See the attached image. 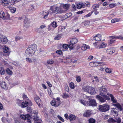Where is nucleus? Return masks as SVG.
<instances>
[{"label":"nucleus","mask_w":123,"mask_h":123,"mask_svg":"<svg viewBox=\"0 0 123 123\" xmlns=\"http://www.w3.org/2000/svg\"><path fill=\"white\" fill-rule=\"evenodd\" d=\"M116 39H120L123 40V37L121 35H119L118 36L115 37Z\"/></svg>","instance_id":"56"},{"label":"nucleus","mask_w":123,"mask_h":123,"mask_svg":"<svg viewBox=\"0 0 123 123\" xmlns=\"http://www.w3.org/2000/svg\"><path fill=\"white\" fill-rule=\"evenodd\" d=\"M109 38L111 39L108 41V43L109 44L111 45L114 43L116 42V38L115 37L113 36H110Z\"/></svg>","instance_id":"13"},{"label":"nucleus","mask_w":123,"mask_h":123,"mask_svg":"<svg viewBox=\"0 0 123 123\" xmlns=\"http://www.w3.org/2000/svg\"><path fill=\"white\" fill-rule=\"evenodd\" d=\"M78 101L80 102L81 104H83L85 106H87L88 102L86 101V100L84 99H80L78 100Z\"/></svg>","instance_id":"17"},{"label":"nucleus","mask_w":123,"mask_h":123,"mask_svg":"<svg viewBox=\"0 0 123 123\" xmlns=\"http://www.w3.org/2000/svg\"><path fill=\"white\" fill-rule=\"evenodd\" d=\"M111 112L112 114L114 115H117L118 114L117 110L115 108H113L111 109Z\"/></svg>","instance_id":"28"},{"label":"nucleus","mask_w":123,"mask_h":123,"mask_svg":"<svg viewBox=\"0 0 123 123\" xmlns=\"http://www.w3.org/2000/svg\"><path fill=\"white\" fill-rule=\"evenodd\" d=\"M61 29L60 31H61L62 32L64 31L65 29V28L63 27H61L59 28V29Z\"/></svg>","instance_id":"64"},{"label":"nucleus","mask_w":123,"mask_h":123,"mask_svg":"<svg viewBox=\"0 0 123 123\" xmlns=\"http://www.w3.org/2000/svg\"><path fill=\"white\" fill-rule=\"evenodd\" d=\"M20 117L24 120H26L27 121V123H31V122L29 119L31 118L30 116L28 114L24 115H21L20 116Z\"/></svg>","instance_id":"9"},{"label":"nucleus","mask_w":123,"mask_h":123,"mask_svg":"<svg viewBox=\"0 0 123 123\" xmlns=\"http://www.w3.org/2000/svg\"><path fill=\"white\" fill-rule=\"evenodd\" d=\"M21 0H11L12 4L13 5L15 3L19 2Z\"/></svg>","instance_id":"52"},{"label":"nucleus","mask_w":123,"mask_h":123,"mask_svg":"<svg viewBox=\"0 0 123 123\" xmlns=\"http://www.w3.org/2000/svg\"><path fill=\"white\" fill-rule=\"evenodd\" d=\"M107 92L106 89L103 86H102L100 88L99 94L103 96L107 100L110 99L109 96L105 95Z\"/></svg>","instance_id":"4"},{"label":"nucleus","mask_w":123,"mask_h":123,"mask_svg":"<svg viewBox=\"0 0 123 123\" xmlns=\"http://www.w3.org/2000/svg\"><path fill=\"white\" fill-rule=\"evenodd\" d=\"M99 6L98 4H94L92 6V7L94 10H97V9L99 7Z\"/></svg>","instance_id":"40"},{"label":"nucleus","mask_w":123,"mask_h":123,"mask_svg":"<svg viewBox=\"0 0 123 123\" xmlns=\"http://www.w3.org/2000/svg\"><path fill=\"white\" fill-rule=\"evenodd\" d=\"M89 123H95V121L92 118H91L89 120Z\"/></svg>","instance_id":"49"},{"label":"nucleus","mask_w":123,"mask_h":123,"mask_svg":"<svg viewBox=\"0 0 123 123\" xmlns=\"http://www.w3.org/2000/svg\"><path fill=\"white\" fill-rule=\"evenodd\" d=\"M68 59V57H64L63 56L62 57H60V60H61V62H62L63 63H67V61L64 62V61L63 60H65V59Z\"/></svg>","instance_id":"34"},{"label":"nucleus","mask_w":123,"mask_h":123,"mask_svg":"<svg viewBox=\"0 0 123 123\" xmlns=\"http://www.w3.org/2000/svg\"><path fill=\"white\" fill-rule=\"evenodd\" d=\"M72 15V14L71 12L68 13L65 15V16H67V17H69L71 16Z\"/></svg>","instance_id":"62"},{"label":"nucleus","mask_w":123,"mask_h":123,"mask_svg":"<svg viewBox=\"0 0 123 123\" xmlns=\"http://www.w3.org/2000/svg\"><path fill=\"white\" fill-rule=\"evenodd\" d=\"M112 69L111 68H107L105 70V72L109 74H110L112 72Z\"/></svg>","instance_id":"39"},{"label":"nucleus","mask_w":123,"mask_h":123,"mask_svg":"<svg viewBox=\"0 0 123 123\" xmlns=\"http://www.w3.org/2000/svg\"><path fill=\"white\" fill-rule=\"evenodd\" d=\"M61 6L62 7V8H63L65 11H67L68 10L69 6V5L68 4H61Z\"/></svg>","instance_id":"27"},{"label":"nucleus","mask_w":123,"mask_h":123,"mask_svg":"<svg viewBox=\"0 0 123 123\" xmlns=\"http://www.w3.org/2000/svg\"><path fill=\"white\" fill-rule=\"evenodd\" d=\"M121 20V19L120 18L118 19L117 18H115L112 19L111 20V22L112 23L116 22H117L120 21Z\"/></svg>","instance_id":"37"},{"label":"nucleus","mask_w":123,"mask_h":123,"mask_svg":"<svg viewBox=\"0 0 123 123\" xmlns=\"http://www.w3.org/2000/svg\"><path fill=\"white\" fill-rule=\"evenodd\" d=\"M116 5V4L112 3L110 4L109 5V6L110 8H113Z\"/></svg>","instance_id":"54"},{"label":"nucleus","mask_w":123,"mask_h":123,"mask_svg":"<svg viewBox=\"0 0 123 123\" xmlns=\"http://www.w3.org/2000/svg\"><path fill=\"white\" fill-rule=\"evenodd\" d=\"M68 48H69L71 49H73L72 48H70L69 47V43L68 45L67 44H63L62 47L61 48V49L62 50L65 51L67 50Z\"/></svg>","instance_id":"20"},{"label":"nucleus","mask_w":123,"mask_h":123,"mask_svg":"<svg viewBox=\"0 0 123 123\" xmlns=\"http://www.w3.org/2000/svg\"><path fill=\"white\" fill-rule=\"evenodd\" d=\"M62 36V35L61 34L55 36V39L56 40H58L61 38Z\"/></svg>","instance_id":"44"},{"label":"nucleus","mask_w":123,"mask_h":123,"mask_svg":"<svg viewBox=\"0 0 123 123\" xmlns=\"http://www.w3.org/2000/svg\"><path fill=\"white\" fill-rule=\"evenodd\" d=\"M64 117L67 120H68L69 118V116L67 114H65L64 115Z\"/></svg>","instance_id":"63"},{"label":"nucleus","mask_w":123,"mask_h":123,"mask_svg":"<svg viewBox=\"0 0 123 123\" xmlns=\"http://www.w3.org/2000/svg\"><path fill=\"white\" fill-rule=\"evenodd\" d=\"M0 85L1 87L5 90L8 89V86L5 82H2L0 83Z\"/></svg>","instance_id":"22"},{"label":"nucleus","mask_w":123,"mask_h":123,"mask_svg":"<svg viewBox=\"0 0 123 123\" xmlns=\"http://www.w3.org/2000/svg\"><path fill=\"white\" fill-rule=\"evenodd\" d=\"M6 73L9 75H11L12 74V71L9 68H7L6 70Z\"/></svg>","instance_id":"41"},{"label":"nucleus","mask_w":123,"mask_h":123,"mask_svg":"<svg viewBox=\"0 0 123 123\" xmlns=\"http://www.w3.org/2000/svg\"><path fill=\"white\" fill-rule=\"evenodd\" d=\"M23 99L25 101H27L29 99L24 94L23 95Z\"/></svg>","instance_id":"53"},{"label":"nucleus","mask_w":123,"mask_h":123,"mask_svg":"<svg viewBox=\"0 0 123 123\" xmlns=\"http://www.w3.org/2000/svg\"><path fill=\"white\" fill-rule=\"evenodd\" d=\"M54 62V61L52 59H49L47 61V63L51 65L53 64Z\"/></svg>","instance_id":"35"},{"label":"nucleus","mask_w":123,"mask_h":123,"mask_svg":"<svg viewBox=\"0 0 123 123\" xmlns=\"http://www.w3.org/2000/svg\"><path fill=\"white\" fill-rule=\"evenodd\" d=\"M93 12L92 11L91 12H89V13L87 14L86 15L84 16L85 17H86V18H87L90 16L93 13Z\"/></svg>","instance_id":"55"},{"label":"nucleus","mask_w":123,"mask_h":123,"mask_svg":"<svg viewBox=\"0 0 123 123\" xmlns=\"http://www.w3.org/2000/svg\"><path fill=\"white\" fill-rule=\"evenodd\" d=\"M8 7L10 10L11 12L12 13H14L16 11V8L14 7H11L9 6H8Z\"/></svg>","instance_id":"33"},{"label":"nucleus","mask_w":123,"mask_h":123,"mask_svg":"<svg viewBox=\"0 0 123 123\" xmlns=\"http://www.w3.org/2000/svg\"><path fill=\"white\" fill-rule=\"evenodd\" d=\"M92 114V111L90 110H86L83 114V116L85 117H88L90 116Z\"/></svg>","instance_id":"15"},{"label":"nucleus","mask_w":123,"mask_h":123,"mask_svg":"<svg viewBox=\"0 0 123 123\" xmlns=\"http://www.w3.org/2000/svg\"><path fill=\"white\" fill-rule=\"evenodd\" d=\"M85 6V4L83 3H79L77 5V7L78 9H80L82 8H84Z\"/></svg>","instance_id":"31"},{"label":"nucleus","mask_w":123,"mask_h":123,"mask_svg":"<svg viewBox=\"0 0 123 123\" xmlns=\"http://www.w3.org/2000/svg\"><path fill=\"white\" fill-rule=\"evenodd\" d=\"M101 34H98L93 38V39L96 41H98L101 40Z\"/></svg>","instance_id":"26"},{"label":"nucleus","mask_w":123,"mask_h":123,"mask_svg":"<svg viewBox=\"0 0 123 123\" xmlns=\"http://www.w3.org/2000/svg\"><path fill=\"white\" fill-rule=\"evenodd\" d=\"M48 93L49 96L51 97H53V94L51 91V89H49L48 90Z\"/></svg>","instance_id":"42"},{"label":"nucleus","mask_w":123,"mask_h":123,"mask_svg":"<svg viewBox=\"0 0 123 123\" xmlns=\"http://www.w3.org/2000/svg\"><path fill=\"white\" fill-rule=\"evenodd\" d=\"M37 47L34 44L30 45L25 51L26 55L30 56L33 55L37 50Z\"/></svg>","instance_id":"1"},{"label":"nucleus","mask_w":123,"mask_h":123,"mask_svg":"<svg viewBox=\"0 0 123 123\" xmlns=\"http://www.w3.org/2000/svg\"><path fill=\"white\" fill-rule=\"evenodd\" d=\"M34 100L38 106H39L41 105L40 103L41 101L39 98L37 96H36L34 98Z\"/></svg>","instance_id":"24"},{"label":"nucleus","mask_w":123,"mask_h":123,"mask_svg":"<svg viewBox=\"0 0 123 123\" xmlns=\"http://www.w3.org/2000/svg\"><path fill=\"white\" fill-rule=\"evenodd\" d=\"M8 41V39L7 37L2 35V37L0 39V43L3 44L6 43Z\"/></svg>","instance_id":"16"},{"label":"nucleus","mask_w":123,"mask_h":123,"mask_svg":"<svg viewBox=\"0 0 123 123\" xmlns=\"http://www.w3.org/2000/svg\"><path fill=\"white\" fill-rule=\"evenodd\" d=\"M112 105L117 108L120 111L122 110V107L121 105L118 103L116 104H113Z\"/></svg>","instance_id":"21"},{"label":"nucleus","mask_w":123,"mask_h":123,"mask_svg":"<svg viewBox=\"0 0 123 123\" xmlns=\"http://www.w3.org/2000/svg\"><path fill=\"white\" fill-rule=\"evenodd\" d=\"M0 17L4 19H8L10 17V15L8 13H5L3 11L0 10Z\"/></svg>","instance_id":"7"},{"label":"nucleus","mask_w":123,"mask_h":123,"mask_svg":"<svg viewBox=\"0 0 123 123\" xmlns=\"http://www.w3.org/2000/svg\"><path fill=\"white\" fill-rule=\"evenodd\" d=\"M32 103L31 101L28 99L27 101H25V102H23L21 103V107L24 108L26 107L28 105L30 106H32Z\"/></svg>","instance_id":"10"},{"label":"nucleus","mask_w":123,"mask_h":123,"mask_svg":"<svg viewBox=\"0 0 123 123\" xmlns=\"http://www.w3.org/2000/svg\"><path fill=\"white\" fill-rule=\"evenodd\" d=\"M99 110L101 111L105 112L109 110L110 106L107 104H103L102 105H100L99 106Z\"/></svg>","instance_id":"5"},{"label":"nucleus","mask_w":123,"mask_h":123,"mask_svg":"<svg viewBox=\"0 0 123 123\" xmlns=\"http://www.w3.org/2000/svg\"><path fill=\"white\" fill-rule=\"evenodd\" d=\"M115 49L114 48H109L106 50V52L107 53L110 54H112L115 52Z\"/></svg>","instance_id":"18"},{"label":"nucleus","mask_w":123,"mask_h":123,"mask_svg":"<svg viewBox=\"0 0 123 123\" xmlns=\"http://www.w3.org/2000/svg\"><path fill=\"white\" fill-rule=\"evenodd\" d=\"M32 109L31 107H27V112L31 113L32 111Z\"/></svg>","instance_id":"58"},{"label":"nucleus","mask_w":123,"mask_h":123,"mask_svg":"<svg viewBox=\"0 0 123 123\" xmlns=\"http://www.w3.org/2000/svg\"><path fill=\"white\" fill-rule=\"evenodd\" d=\"M57 117L62 122H64V119L60 116L58 115L57 116Z\"/></svg>","instance_id":"57"},{"label":"nucleus","mask_w":123,"mask_h":123,"mask_svg":"<svg viewBox=\"0 0 123 123\" xmlns=\"http://www.w3.org/2000/svg\"><path fill=\"white\" fill-rule=\"evenodd\" d=\"M107 94L108 95H110L111 97V100L112 101L113 103H116L117 102V101L116 99H114V97L112 94H110L109 95L108 93H107Z\"/></svg>","instance_id":"32"},{"label":"nucleus","mask_w":123,"mask_h":123,"mask_svg":"<svg viewBox=\"0 0 123 123\" xmlns=\"http://www.w3.org/2000/svg\"><path fill=\"white\" fill-rule=\"evenodd\" d=\"M78 40L76 38H72L69 43V47L70 48H73V46L74 44H76Z\"/></svg>","instance_id":"12"},{"label":"nucleus","mask_w":123,"mask_h":123,"mask_svg":"<svg viewBox=\"0 0 123 123\" xmlns=\"http://www.w3.org/2000/svg\"><path fill=\"white\" fill-rule=\"evenodd\" d=\"M109 123H114L116 122L115 120L114 119L111 118H110L108 120Z\"/></svg>","instance_id":"36"},{"label":"nucleus","mask_w":123,"mask_h":123,"mask_svg":"<svg viewBox=\"0 0 123 123\" xmlns=\"http://www.w3.org/2000/svg\"><path fill=\"white\" fill-rule=\"evenodd\" d=\"M22 38V36H17L15 37V40L16 41L19 40Z\"/></svg>","instance_id":"50"},{"label":"nucleus","mask_w":123,"mask_h":123,"mask_svg":"<svg viewBox=\"0 0 123 123\" xmlns=\"http://www.w3.org/2000/svg\"><path fill=\"white\" fill-rule=\"evenodd\" d=\"M50 9L52 11V12L56 14L62 13L65 12V11L62 9L61 6V5L59 7H55L54 6H51L50 7Z\"/></svg>","instance_id":"2"},{"label":"nucleus","mask_w":123,"mask_h":123,"mask_svg":"<svg viewBox=\"0 0 123 123\" xmlns=\"http://www.w3.org/2000/svg\"><path fill=\"white\" fill-rule=\"evenodd\" d=\"M60 100V98H57L56 99L52 100L50 104L53 106L55 107H57L61 104Z\"/></svg>","instance_id":"6"},{"label":"nucleus","mask_w":123,"mask_h":123,"mask_svg":"<svg viewBox=\"0 0 123 123\" xmlns=\"http://www.w3.org/2000/svg\"><path fill=\"white\" fill-rule=\"evenodd\" d=\"M99 63L96 62H91L90 63V65L92 67H94L98 66Z\"/></svg>","instance_id":"30"},{"label":"nucleus","mask_w":123,"mask_h":123,"mask_svg":"<svg viewBox=\"0 0 123 123\" xmlns=\"http://www.w3.org/2000/svg\"><path fill=\"white\" fill-rule=\"evenodd\" d=\"M96 98L100 102L103 103L106 100L105 98L102 97L99 95H97L96 96Z\"/></svg>","instance_id":"19"},{"label":"nucleus","mask_w":123,"mask_h":123,"mask_svg":"<svg viewBox=\"0 0 123 123\" xmlns=\"http://www.w3.org/2000/svg\"><path fill=\"white\" fill-rule=\"evenodd\" d=\"M81 48L82 49L83 51H85L87 49H90V47L86 44H84L82 45Z\"/></svg>","instance_id":"23"},{"label":"nucleus","mask_w":123,"mask_h":123,"mask_svg":"<svg viewBox=\"0 0 123 123\" xmlns=\"http://www.w3.org/2000/svg\"><path fill=\"white\" fill-rule=\"evenodd\" d=\"M88 104L89 105H88V106H96L97 105L95 100L92 99L89 100V102H88Z\"/></svg>","instance_id":"14"},{"label":"nucleus","mask_w":123,"mask_h":123,"mask_svg":"<svg viewBox=\"0 0 123 123\" xmlns=\"http://www.w3.org/2000/svg\"><path fill=\"white\" fill-rule=\"evenodd\" d=\"M69 119L70 122L74 120L76 118V116L72 114H69Z\"/></svg>","instance_id":"25"},{"label":"nucleus","mask_w":123,"mask_h":123,"mask_svg":"<svg viewBox=\"0 0 123 123\" xmlns=\"http://www.w3.org/2000/svg\"><path fill=\"white\" fill-rule=\"evenodd\" d=\"M34 116V117L33 118V119L34 120L35 123H41L38 122H36L37 121H38V120H39V119L37 116L35 117Z\"/></svg>","instance_id":"38"},{"label":"nucleus","mask_w":123,"mask_h":123,"mask_svg":"<svg viewBox=\"0 0 123 123\" xmlns=\"http://www.w3.org/2000/svg\"><path fill=\"white\" fill-rule=\"evenodd\" d=\"M43 15L44 16L43 18H46L47 16L49 14V12H43Z\"/></svg>","instance_id":"51"},{"label":"nucleus","mask_w":123,"mask_h":123,"mask_svg":"<svg viewBox=\"0 0 123 123\" xmlns=\"http://www.w3.org/2000/svg\"><path fill=\"white\" fill-rule=\"evenodd\" d=\"M116 122L118 123H120L121 121V120L119 118H117L116 119Z\"/></svg>","instance_id":"61"},{"label":"nucleus","mask_w":123,"mask_h":123,"mask_svg":"<svg viewBox=\"0 0 123 123\" xmlns=\"http://www.w3.org/2000/svg\"><path fill=\"white\" fill-rule=\"evenodd\" d=\"M83 90L84 91L87 92L92 95L95 94L96 93L95 88L90 86H87L83 87Z\"/></svg>","instance_id":"3"},{"label":"nucleus","mask_w":123,"mask_h":123,"mask_svg":"<svg viewBox=\"0 0 123 123\" xmlns=\"http://www.w3.org/2000/svg\"><path fill=\"white\" fill-rule=\"evenodd\" d=\"M5 72V70L3 68H0V74L1 75H3L4 74Z\"/></svg>","instance_id":"45"},{"label":"nucleus","mask_w":123,"mask_h":123,"mask_svg":"<svg viewBox=\"0 0 123 123\" xmlns=\"http://www.w3.org/2000/svg\"><path fill=\"white\" fill-rule=\"evenodd\" d=\"M107 45L106 43H102L97 47V48L98 49H100L105 48Z\"/></svg>","instance_id":"29"},{"label":"nucleus","mask_w":123,"mask_h":123,"mask_svg":"<svg viewBox=\"0 0 123 123\" xmlns=\"http://www.w3.org/2000/svg\"><path fill=\"white\" fill-rule=\"evenodd\" d=\"M26 60L28 62L30 63H32V60L31 59L28 57H27L26 58Z\"/></svg>","instance_id":"47"},{"label":"nucleus","mask_w":123,"mask_h":123,"mask_svg":"<svg viewBox=\"0 0 123 123\" xmlns=\"http://www.w3.org/2000/svg\"><path fill=\"white\" fill-rule=\"evenodd\" d=\"M3 50L4 53V55L6 56H8L11 52L10 49L5 46L3 47Z\"/></svg>","instance_id":"8"},{"label":"nucleus","mask_w":123,"mask_h":123,"mask_svg":"<svg viewBox=\"0 0 123 123\" xmlns=\"http://www.w3.org/2000/svg\"><path fill=\"white\" fill-rule=\"evenodd\" d=\"M69 86L72 89H74L75 88L73 82H70L69 83Z\"/></svg>","instance_id":"43"},{"label":"nucleus","mask_w":123,"mask_h":123,"mask_svg":"<svg viewBox=\"0 0 123 123\" xmlns=\"http://www.w3.org/2000/svg\"><path fill=\"white\" fill-rule=\"evenodd\" d=\"M56 53L58 54L61 55L62 54V52L61 50H59L56 51Z\"/></svg>","instance_id":"60"},{"label":"nucleus","mask_w":123,"mask_h":123,"mask_svg":"<svg viewBox=\"0 0 123 123\" xmlns=\"http://www.w3.org/2000/svg\"><path fill=\"white\" fill-rule=\"evenodd\" d=\"M51 25L54 28H56L57 26L56 23L55 21H53L51 23Z\"/></svg>","instance_id":"46"},{"label":"nucleus","mask_w":123,"mask_h":123,"mask_svg":"<svg viewBox=\"0 0 123 123\" xmlns=\"http://www.w3.org/2000/svg\"><path fill=\"white\" fill-rule=\"evenodd\" d=\"M62 96L63 98H67L69 97L68 95L65 93L63 94Z\"/></svg>","instance_id":"48"},{"label":"nucleus","mask_w":123,"mask_h":123,"mask_svg":"<svg viewBox=\"0 0 123 123\" xmlns=\"http://www.w3.org/2000/svg\"><path fill=\"white\" fill-rule=\"evenodd\" d=\"M81 80L80 76H79L76 77V80L78 82H80Z\"/></svg>","instance_id":"59"},{"label":"nucleus","mask_w":123,"mask_h":123,"mask_svg":"<svg viewBox=\"0 0 123 123\" xmlns=\"http://www.w3.org/2000/svg\"><path fill=\"white\" fill-rule=\"evenodd\" d=\"M2 4L4 6L13 5L12 4L11 0L10 1L8 0H2Z\"/></svg>","instance_id":"11"}]
</instances>
